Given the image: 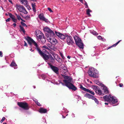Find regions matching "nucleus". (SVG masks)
Segmentation results:
<instances>
[{"label":"nucleus","instance_id":"obj_1","mask_svg":"<svg viewBox=\"0 0 124 124\" xmlns=\"http://www.w3.org/2000/svg\"><path fill=\"white\" fill-rule=\"evenodd\" d=\"M62 76L65 79L63 80L64 83L60 82L62 85H65L68 87L69 89L75 91L77 90V88L72 83V78L67 76L62 75Z\"/></svg>","mask_w":124,"mask_h":124},{"label":"nucleus","instance_id":"obj_33","mask_svg":"<svg viewBox=\"0 0 124 124\" xmlns=\"http://www.w3.org/2000/svg\"><path fill=\"white\" fill-rule=\"evenodd\" d=\"M121 41V40H119L118 41L117 43H116V44H114L112 46H116V45H117L118 43L120 42V41Z\"/></svg>","mask_w":124,"mask_h":124},{"label":"nucleus","instance_id":"obj_20","mask_svg":"<svg viewBox=\"0 0 124 124\" xmlns=\"http://www.w3.org/2000/svg\"><path fill=\"white\" fill-rule=\"evenodd\" d=\"M10 66L12 67H14V69H16L17 68V65L16 64V63L13 62L11 63Z\"/></svg>","mask_w":124,"mask_h":124},{"label":"nucleus","instance_id":"obj_56","mask_svg":"<svg viewBox=\"0 0 124 124\" xmlns=\"http://www.w3.org/2000/svg\"><path fill=\"white\" fill-rule=\"evenodd\" d=\"M82 3H83V0H79Z\"/></svg>","mask_w":124,"mask_h":124},{"label":"nucleus","instance_id":"obj_46","mask_svg":"<svg viewBox=\"0 0 124 124\" xmlns=\"http://www.w3.org/2000/svg\"><path fill=\"white\" fill-rule=\"evenodd\" d=\"M38 37L40 39H42V38L43 37L41 35H39Z\"/></svg>","mask_w":124,"mask_h":124},{"label":"nucleus","instance_id":"obj_64","mask_svg":"<svg viewBox=\"0 0 124 124\" xmlns=\"http://www.w3.org/2000/svg\"><path fill=\"white\" fill-rule=\"evenodd\" d=\"M3 124H7L6 123H3Z\"/></svg>","mask_w":124,"mask_h":124},{"label":"nucleus","instance_id":"obj_16","mask_svg":"<svg viewBox=\"0 0 124 124\" xmlns=\"http://www.w3.org/2000/svg\"><path fill=\"white\" fill-rule=\"evenodd\" d=\"M100 85L103 87V89H104V93L107 94L108 93V91L107 88L103 84H101Z\"/></svg>","mask_w":124,"mask_h":124},{"label":"nucleus","instance_id":"obj_22","mask_svg":"<svg viewBox=\"0 0 124 124\" xmlns=\"http://www.w3.org/2000/svg\"><path fill=\"white\" fill-rule=\"evenodd\" d=\"M48 60L49 61L52 63L54 62V60L51 54L50 55V57H49V59Z\"/></svg>","mask_w":124,"mask_h":124},{"label":"nucleus","instance_id":"obj_54","mask_svg":"<svg viewBox=\"0 0 124 124\" xmlns=\"http://www.w3.org/2000/svg\"><path fill=\"white\" fill-rule=\"evenodd\" d=\"M8 1L9 2H10L12 4H13V3L11 0H8Z\"/></svg>","mask_w":124,"mask_h":124},{"label":"nucleus","instance_id":"obj_4","mask_svg":"<svg viewBox=\"0 0 124 124\" xmlns=\"http://www.w3.org/2000/svg\"><path fill=\"white\" fill-rule=\"evenodd\" d=\"M98 72L96 69L94 68L90 69L88 71L89 75L92 77L98 78V76L97 75Z\"/></svg>","mask_w":124,"mask_h":124},{"label":"nucleus","instance_id":"obj_25","mask_svg":"<svg viewBox=\"0 0 124 124\" xmlns=\"http://www.w3.org/2000/svg\"><path fill=\"white\" fill-rule=\"evenodd\" d=\"M93 98L92 99V100H94L95 103L97 104H98L99 103V101L96 98H95L94 96Z\"/></svg>","mask_w":124,"mask_h":124},{"label":"nucleus","instance_id":"obj_12","mask_svg":"<svg viewBox=\"0 0 124 124\" xmlns=\"http://www.w3.org/2000/svg\"><path fill=\"white\" fill-rule=\"evenodd\" d=\"M55 33L58 37L61 39L63 40L66 39V34L64 35L60 32H57L56 31H55Z\"/></svg>","mask_w":124,"mask_h":124},{"label":"nucleus","instance_id":"obj_15","mask_svg":"<svg viewBox=\"0 0 124 124\" xmlns=\"http://www.w3.org/2000/svg\"><path fill=\"white\" fill-rule=\"evenodd\" d=\"M38 17L40 20L44 21L46 22H48V20L45 18L43 14H39L38 16Z\"/></svg>","mask_w":124,"mask_h":124},{"label":"nucleus","instance_id":"obj_29","mask_svg":"<svg viewBox=\"0 0 124 124\" xmlns=\"http://www.w3.org/2000/svg\"><path fill=\"white\" fill-rule=\"evenodd\" d=\"M33 101H35V103H36V104L37 105L39 106H41V105L38 102V101H37L36 100L35 101L34 100H33Z\"/></svg>","mask_w":124,"mask_h":124},{"label":"nucleus","instance_id":"obj_24","mask_svg":"<svg viewBox=\"0 0 124 124\" xmlns=\"http://www.w3.org/2000/svg\"><path fill=\"white\" fill-rule=\"evenodd\" d=\"M90 31L91 33L93 34L94 35H97L98 34V33H97L94 30H91Z\"/></svg>","mask_w":124,"mask_h":124},{"label":"nucleus","instance_id":"obj_42","mask_svg":"<svg viewBox=\"0 0 124 124\" xmlns=\"http://www.w3.org/2000/svg\"><path fill=\"white\" fill-rule=\"evenodd\" d=\"M5 117H3L1 120L0 121L1 123H2L5 120Z\"/></svg>","mask_w":124,"mask_h":124},{"label":"nucleus","instance_id":"obj_17","mask_svg":"<svg viewBox=\"0 0 124 124\" xmlns=\"http://www.w3.org/2000/svg\"><path fill=\"white\" fill-rule=\"evenodd\" d=\"M39 112L41 113H45L46 112L47 110L46 109L40 108L39 110Z\"/></svg>","mask_w":124,"mask_h":124},{"label":"nucleus","instance_id":"obj_6","mask_svg":"<svg viewBox=\"0 0 124 124\" xmlns=\"http://www.w3.org/2000/svg\"><path fill=\"white\" fill-rule=\"evenodd\" d=\"M53 36H49V34L46 35V37L48 41L51 44L55 45L58 43V41L55 38L53 37Z\"/></svg>","mask_w":124,"mask_h":124},{"label":"nucleus","instance_id":"obj_51","mask_svg":"<svg viewBox=\"0 0 124 124\" xmlns=\"http://www.w3.org/2000/svg\"><path fill=\"white\" fill-rule=\"evenodd\" d=\"M13 25L14 27H16V24L15 23H13Z\"/></svg>","mask_w":124,"mask_h":124},{"label":"nucleus","instance_id":"obj_19","mask_svg":"<svg viewBox=\"0 0 124 124\" xmlns=\"http://www.w3.org/2000/svg\"><path fill=\"white\" fill-rule=\"evenodd\" d=\"M84 96L88 98L89 99H92L93 98V97H94L92 95H91L88 93H86L84 95Z\"/></svg>","mask_w":124,"mask_h":124},{"label":"nucleus","instance_id":"obj_28","mask_svg":"<svg viewBox=\"0 0 124 124\" xmlns=\"http://www.w3.org/2000/svg\"><path fill=\"white\" fill-rule=\"evenodd\" d=\"M20 27L21 31H22L24 33L25 31L23 28L20 25Z\"/></svg>","mask_w":124,"mask_h":124},{"label":"nucleus","instance_id":"obj_14","mask_svg":"<svg viewBox=\"0 0 124 124\" xmlns=\"http://www.w3.org/2000/svg\"><path fill=\"white\" fill-rule=\"evenodd\" d=\"M47 64L50 66L52 70L55 73L57 74L58 73V72L59 70V69L57 67L52 66L51 64L49 62H47Z\"/></svg>","mask_w":124,"mask_h":124},{"label":"nucleus","instance_id":"obj_8","mask_svg":"<svg viewBox=\"0 0 124 124\" xmlns=\"http://www.w3.org/2000/svg\"><path fill=\"white\" fill-rule=\"evenodd\" d=\"M17 8L19 11L20 12L25 14H27V12L25 8L22 5H19L17 6Z\"/></svg>","mask_w":124,"mask_h":124},{"label":"nucleus","instance_id":"obj_57","mask_svg":"<svg viewBox=\"0 0 124 124\" xmlns=\"http://www.w3.org/2000/svg\"><path fill=\"white\" fill-rule=\"evenodd\" d=\"M30 50L31 51H32V52H33L34 51V50H32V48H31L30 49Z\"/></svg>","mask_w":124,"mask_h":124},{"label":"nucleus","instance_id":"obj_58","mask_svg":"<svg viewBox=\"0 0 124 124\" xmlns=\"http://www.w3.org/2000/svg\"><path fill=\"white\" fill-rule=\"evenodd\" d=\"M64 70H65L66 71H67V70H67V68H64Z\"/></svg>","mask_w":124,"mask_h":124},{"label":"nucleus","instance_id":"obj_9","mask_svg":"<svg viewBox=\"0 0 124 124\" xmlns=\"http://www.w3.org/2000/svg\"><path fill=\"white\" fill-rule=\"evenodd\" d=\"M39 53L46 62H47V61L49 59L50 55H51V54H46L43 52L42 51H40Z\"/></svg>","mask_w":124,"mask_h":124},{"label":"nucleus","instance_id":"obj_44","mask_svg":"<svg viewBox=\"0 0 124 124\" xmlns=\"http://www.w3.org/2000/svg\"><path fill=\"white\" fill-rule=\"evenodd\" d=\"M97 38L98 39H103V38H102L100 36H98L97 37Z\"/></svg>","mask_w":124,"mask_h":124},{"label":"nucleus","instance_id":"obj_10","mask_svg":"<svg viewBox=\"0 0 124 124\" xmlns=\"http://www.w3.org/2000/svg\"><path fill=\"white\" fill-rule=\"evenodd\" d=\"M17 104L20 107L26 110L28 109V105L26 103L18 102V103Z\"/></svg>","mask_w":124,"mask_h":124},{"label":"nucleus","instance_id":"obj_7","mask_svg":"<svg viewBox=\"0 0 124 124\" xmlns=\"http://www.w3.org/2000/svg\"><path fill=\"white\" fill-rule=\"evenodd\" d=\"M66 42L69 45H72L74 44V42L72 37L67 34L66 35Z\"/></svg>","mask_w":124,"mask_h":124},{"label":"nucleus","instance_id":"obj_48","mask_svg":"<svg viewBox=\"0 0 124 124\" xmlns=\"http://www.w3.org/2000/svg\"><path fill=\"white\" fill-rule=\"evenodd\" d=\"M75 97L77 99H79L80 98V96L78 95H76L75 96Z\"/></svg>","mask_w":124,"mask_h":124},{"label":"nucleus","instance_id":"obj_62","mask_svg":"<svg viewBox=\"0 0 124 124\" xmlns=\"http://www.w3.org/2000/svg\"><path fill=\"white\" fill-rule=\"evenodd\" d=\"M46 80H47V81H49V80H48V79H46Z\"/></svg>","mask_w":124,"mask_h":124},{"label":"nucleus","instance_id":"obj_43","mask_svg":"<svg viewBox=\"0 0 124 124\" xmlns=\"http://www.w3.org/2000/svg\"><path fill=\"white\" fill-rule=\"evenodd\" d=\"M9 16L12 19L15 17L14 15L11 14L9 15Z\"/></svg>","mask_w":124,"mask_h":124},{"label":"nucleus","instance_id":"obj_59","mask_svg":"<svg viewBox=\"0 0 124 124\" xmlns=\"http://www.w3.org/2000/svg\"><path fill=\"white\" fill-rule=\"evenodd\" d=\"M105 105H108V103H105Z\"/></svg>","mask_w":124,"mask_h":124},{"label":"nucleus","instance_id":"obj_32","mask_svg":"<svg viewBox=\"0 0 124 124\" xmlns=\"http://www.w3.org/2000/svg\"><path fill=\"white\" fill-rule=\"evenodd\" d=\"M121 41V40H119L118 41L117 43H116V44H114L112 46H116V45H117L118 43L120 42V41Z\"/></svg>","mask_w":124,"mask_h":124},{"label":"nucleus","instance_id":"obj_60","mask_svg":"<svg viewBox=\"0 0 124 124\" xmlns=\"http://www.w3.org/2000/svg\"><path fill=\"white\" fill-rule=\"evenodd\" d=\"M101 40L103 41H104V40H105L103 38V39H101Z\"/></svg>","mask_w":124,"mask_h":124},{"label":"nucleus","instance_id":"obj_49","mask_svg":"<svg viewBox=\"0 0 124 124\" xmlns=\"http://www.w3.org/2000/svg\"><path fill=\"white\" fill-rule=\"evenodd\" d=\"M95 82L97 85H99V82L98 80H96V81H95Z\"/></svg>","mask_w":124,"mask_h":124},{"label":"nucleus","instance_id":"obj_38","mask_svg":"<svg viewBox=\"0 0 124 124\" xmlns=\"http://www.w3.org/2000/svg\"><path fill=\"white\" fill-rule=\"evenodd\" d=\"M57 60L59 62L61 63L62 62V60L60 58L58 59Z\"/></svg>","mask_w":124,"mask_h":124},{"label":"nucleus","instance_id":"obj_3","mask_svg":"<svg viewBox=\"0 0 124 124\" xmlns=\"http://www.w3.org/2000/svg\"><path fill=\"white\" fill-rule=\"evenodd\" d=\"M103 98L105 101L111 102L113 103H115L117 101V100L116 98L111 95L109 94L108 96L106 95L104 96Z\"/></svg>","mask_w":124,"mask_h":124},{"label":"nucleus","instance_id":"obj_45","mask_svg":"<svg viewBox=\"0 0 124 124\" xmlns=\"http://www.w3.org/2000/svg\"><path fill=\"white\" fill-rule=\"evenodd\" d=\"M85 5L86 6V8H89L88 7V6L87 3V2L85 1Z\"/></svg>","mask_w":124,"mask_h":124},{"label":"nucleus","instance_id":"obj_35","mask_svg":"<svg viewBox=\"0 0 124 124\" xmlns=\"http://www.w3.org/2000/svg\"><path fill=\"white\" fill-rule=\"evenodd\" d=\"M47 46L51 49H53L54 48L52 46L50 45L49 44H48Z\"/></svg>","mask_w":124,"mask_h":124},{"label":"nucleus","instance_id":"obj_41","mask_svg":"<svg viewBox=\"0 0 124 124\" xmlns=\"http://www.w3.org/2000/svg\"><path fill=\"white\" fill-rule=\"evenodd\" d=\"M43 48H44L46 49H47L48 50H49V48H48V47L47 46H43Z\"/></svg>","mask_w":124,"mask_h":124},{"label":"nucleus","instance_id":"obj_53","mask_svg":"<svg viewBox=\"0 0 124 124\" xmlns=\"http://www.w3.org/2000/svg\"><path fill=\"white\" fill-rule=\"evenodd\" d=\"M24 46H27V43H26V42H25V41H24Z\"/></svg>","mask_w":124,"mask_h":124},{"label":"nucleus","instance_id":"obj_61","mask_svg":"<svg viewBox=\"0 0 124 124\" xmlns=\"http://www.w3.org/2000/svg\"><path fill=\"white\" fill-rule=\"evenodd\" d=\"M62 117L63 118H64L65 117H65H64V116H62Z\"/></svg>","mask_w":124,"mask_h":124},{"label":"nucleus","instance_id":"obj_36","mask_svg":"<svg viewBox=\"0 0 124 124\" xmlns=\"http://www.w3.org/2000/svg\"><path fill=\"white\" fill-rule=\"evenodd\" d=\"M60 55L63 59H64L65 57L63 56V54L61 52L60 53Z\"/></svg>","mask_w":124,"mask_h":124},{"label":"nucleus","instance_id":"obj_47","mask_svg":"<svg viewBox=\"0 0 124 124\" xmlns=\"http://www.w3.org/2000/svg\"><path fill=\"white\" fill-rule=\"evenodd\" d=\"M11 20V18H8V19L6 20V22H8L9 21Z\"/></svg>","mask_w":124,"mask_h":124},{"label":"nucleus","instance_id":"obj_50","mask_svg":"<svg viewBox=\"0 0 124 124\" xmlns=\"http://www.w3.org/2000/svg\"><path fill=\"white\" fill-rule=\"evenodd\" d=\"M2 56V52L0 51V57H1Z\"/></svg>","mask_w":124,"mask_h":124},{"label":"nucleus","instance_id":"obj_21","mask_svg":"<svg viewBox=\"0 0 124 124\" xmlns=\"http://www.w3.org/2000/svg\"><path fill=\"white\" fill-rule=\"evenodd\" d=\"M31 6L32 7V8L34 12H35L36 11V6L35 3H31Z\"/></svg>","mask_w":124,"mask_h":124},{"label":"nucleus","instance_id":"obj_40","mask_svg":"<svg viewBox=\"0 0 124 124\" xmlns=\"http://www.w3.org/2000/svg\"><path fill=\"white\" fill-rule=\"evenodd\" d=\"M47 9L50 12L52 13L53 12V11L51 10L50 8H47Z\"/></svg>","mask_w":124,"mask_h":124},{"label":"nucleus","instance_id":"obj_55","mask_svg":"<svg viewBox=\"0 0 124 124\" xmlns=\"http://www.w3.org/2000/svg\"><path fill=\"white\" fill-rule=\"evenodd\" d=\"M67 58L69 59H70V57L69 56H67Z\"/></svg>","mask_w":124,"mask_h":124},{"label":"nucleus","instance_id":"obj_30","mask_svg":"<svg viewBox=\"0 0 124 124\" xmlns=\"http://www.w3.org/2000/svg\"><path fill=\"white\" fill-rule=\"evenodd\" d=\"M15 16L12 19V20L14 22L16 23L17 22V19L15 18Z\"/></svg>","mask_w":124,"mask_h":124},{"label":"nucleus","instance_id":"obj_5","mask_svg":"<svg viewBox=\"0 0 124 124\" xmlns=\"http://www.w3.org/2000/svg\"><path fill=\"white\" fill-rule=\"evenodd\" d=\"M75 43L80 48L83 49L84 48L83 44L82 43L81 39L77 36L74 37Z\"/></svg>","mask_w":124,"mask_h":124},{"label":"nucleus","instance_id":"obj_11","mask_svg":"<svg viewBox=\"0 0 124 124\" xmlns=\"http://www.w3.org/2000/svg\"><path fill=\"white\" fill-rule=\"evenodd\" d=\"M43 30L45 31L46 32L48 33V34H46V35L48 34H49V36H53L55 35L54 33L49 28L45 27L44 28Z\"/></svg>","mask_w":124,"mask_h":124},{"label":"nucleus","instance_id":"obj_63","mask_svg":"<svg viewBox=\"0 0 124 124\" xmlns=\"http://www.w3.org/2000/svg\"><path fill=\"white\" fill-rule=\"evenodd\" d=\"M33 87L34 88H35V86H33Z\"/></svg>","mask_w":124,"mask_h":124},{"label":"nucleus","instance_id":"obj_2","mask_svg":"<svg viewBox=\"0 0 124 124\" xmlns=\"http://www.w3.org/2000/svg\"><path fill=\"white\" fill-rule=\"evenodd\" d=\"M26 39L30 45L31 46L32 44H33L35 46V48L37 49L39 53L41 51L37 44L31 38L29 37H27Z\"/></svg>","mask_w":124,"mask_h":124},{"label":"nucleus","instance_id":"obj_13","mask_svg":"<svg viewBox=\"0 0 124 124\" xmlns=\"http://www.w3.org/2000/svg\"><path fill=\"white\" fill-rule=\"evenodd\" d=\"M80 88L84 91L87 92L88 93H89L92 94V95H94V93L92 91H91L90 90L86 89V88L83 87L82 85H81L80 86Z\"/></svg>","mask_w":124,"mask_h":124},{"label":"nucleus","instance_id":"obj_31","mask_svg":"<svg viewBox=\"0 0 124 124\" xmlns=\"http://www.w3.org/2000/svg\"><path fill=\"white\" fill-rule=\"evenodd\" d=\"M121 41V40H119L118 41L117 43H116V44H114L112 46H116V45H117L118 43L120 42V41Z\"/></svg>","mask_w":124,"mask_h":124},{"label":"nucleus","instance_id":"obj_26","mask_svg":"<svg viewBox=\"0 0 124 124\" xmlns=\"http://www.w3.org/2000/svg\"><path fill=\"white\" fill-rule=\"evenodd\" d=\"M92 11L90 9H88L86 11L87 14L89 16H91V15L90 14V12H92Z\"/></svg>","mask_w":124,"mask_h":124},{"label":"nucleus","instance_id":"obj_37","mask_svg":"<svg viewBox=\"0 0 124 124\" xmlns=\"http://www.w3.org/2000/svg\"><path fill=\"white\" fill-rule=\"evenodd\" d=\"M21 24L23 26L27 27V25L24 23L22 22H21Z\"/></svg>","mask_w":124,"mask_h":124},{"label":"nucleus","instance_id":"obj_52","mask_svg":"<svg viewBox=\"0 0 124 124\" xmlns=\"http://www.w3.org/2000/svg\"><path fill=\"white\" fill-rule=\"evenodd\" d=\"M119 85L120 87H122L123 86V84H122L121 83L119 84Z\"/></svg>","mask_w":124,"mask_h":124},{"label":"nucleus","instance_id":"obj_27","mask_svg":"<svg viewBox=\"0 0 124 124\" xmlns=\"http://www.w3.org/2000/svg\"><path fill=\"white\" fill-rule=\"evenodd\" d=\"M16 16L17 17V19L19 20H22V21H23V20L21 18V17L19 15H17L16 14H15Z\"/></svg>","mask_w":124,"mask_h":124},{"label":"nucleus","instance_id":"obj_18","mask_svg":"<svg viewBox=\"0 0 124 124\" xmlns=\"http://www.w3.org/2000/svg\"><path fill=\"white\" fill-rule=\"evenodd\" d=\"M21 1L22 4L25 5V6L26 7L28 6L27 4L28 1L27 0H21Z\"/></svg>","mask_w":124,"mask_h":124},{"label":"nucleus","instance_id":"obj_34","mask_svg":"<svg viewBox=\"0 0 124 124\" xmlns=\"http://www.w3.org/2000/svg\"><path fill=\"white\" fill-rule=\"evenodd\" d=\"M25 18L27 20H29L30 19V16H27L25 17Z\"/></svg>","mask_w":124,"mask_h":124},{"label":"nucleus","instance_id":"obj_23","mask_svg":"<svg viewBox=\"0 0 124 124\" xmlns=\"http://www.w3.org/2000/svg\"><path fill=\"white\" fill-rule=\"evenodd\" d=\"M96 92L100 95H103V94L102 93L100 89H98L96 90Z\"/></svg>","mask_w":124,"mask_h":124},{"label":"nucleus","instance_id":"obj_39","mask_svg":"<svg viewBox=\"0 0 124 124\" xmlns=\"http://www.w3.org/2000/svg\"><path fill=\"white\" fill-rule=\"evenodd\" d=\"M41 76L42 78L44 79H45L46 78V76L45 75H42Z\"/></svg>","mask_w":124,"mask_h":124}]
</instances>
